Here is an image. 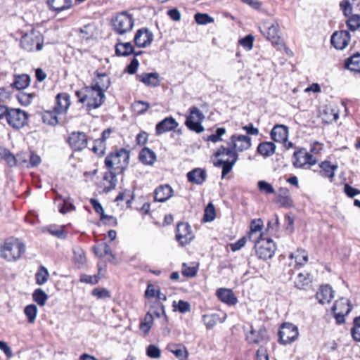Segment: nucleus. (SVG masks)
Segmentation results:
<instances>
[{
    "instance_id": "nucleus-1",
    "label": "nucleus",
    "mask_w": 360,
    "mask_h": 360,
    "mask_svg": "<svg viewBox=\"0 0 360 360\" xmlns=\"http://www.w3.org/2000/svg\"><path fill=\"white\" fill-rule=\"evenodd\" d=\"M25 251V246L16 238H8L0 247V257L7 262L18 260Z\"/></svg>"
},
{
    "instance_id": "nucleus-2",
    "label": "nucleus",
    "mask_w": 360,
    "mask_h": 360,
    "mask_svg": "<svg viewBox=\"0 0 360 360\" xmlns=\"http://www.w3.org/2000/svg\"><path fill=\"white\" fill-rule=\"evenodd\" d=\"M214 156L219 158V159L214 162V165L216 167L222 168V178L231 172L238 158V153L224 146H220L217 149Z\"/></svg>"
},
{
    "instance_id": "nucleus-3",
    "label": "nucleus",
    "mask_w": 360,
    "mask_h": 360,
    "mask_svg": "<svg viewBox=\"0 0 360 360\" xmlns=\"http://www.w3.org/2000/svg\"><path fill=\"white\" fill-rule=\"evenodd\" d=\"M129 162V151L124 148H120L115 152H112L105 158V165L110 169L117 173H122L127 167Z\"/></svg>"
},
{
    "instance_id": "nucleus-4",
    "label": "nucleus",
    "mask_w": 360,
    "mask_h": 360,
    "mask_svg": "<svg viewBox=\"0 0 360 360\" xmlns=\"http://www.w3.org/2000/svg\"><path fill=\"white\" fill-rule=\"evenodd\" d=\"M105 79H107L106 77ZM109 87V82L106 80L105 84H94L91 86H85L86 92V110H91L99 108L104 102L105 96V90Z\"/></svg>"
},
{
    "instance_id": "nucleus-5",
    "label": "nucleus",
    "mask_w": 360,
    "mask_h": 360,
    "mask_svg": "<svg viewBox=\"0 0 360 360\" xmlns=\"http://www.w3.org/2000/svg\"><path fill=\"white\" fill-rule=\"evenodd\" d=\"M20 44L27 52L41 51L44 46V36L39 31L32 30L22 35Z\"/></svg>"
},
{
    "instance_id": "nucleus-6",
    "label": "nucleus",
    "mask_w": 360,
    "mask_h": 360,
    "mask_svg": "<svg viewBox=\"0 0 360 360\" xmlns=\"http://www.w3.org/2000/svg\"><path fill=\"white\" fill-rule=\"evenodd\" d=\"M253 243H255L256 254L259 259L267 260L274 255L276 246L271 239L260 238Z\"/></svg>"
},
{
    "instance_id": "nucleus-7",
    "label": "nucleus",
    "mask_w": 360,
    "mask_h": 360,
    "mask_svg": "<svg viewBox=\"0 0 360 360\" xmlns=\"http://www.w3.org/2000/svg\"><path fill=\"white\" fill-rule=\"evenodd\" d=\"M27 113L20 108H9L6 121L14 129H20L27 124Z\"/></svg>"
},
{
    "instance_id": "nucleus-8",
    "label": "nucleus",
    "mask_w": 360,
    "mask_h": 360,
    "mask_svg": "<svg viewBox=\"0 0 360 360\" xmlns=\"http://www.w3.org/2000/svg\"><path fill=\"white\" fill-rule=\"evenodd\" d=\"M112 26L117 34H123L132 30L134 18L127 12H122L112 20Z\"/></svg>"
},
{
    "instance_id": "nucleus-9",
    "label": "nucleus",
    "mask_w": 360,
    "mask_h": 360,
    "mask_svg": "<svg viewBox=\"0 0 360 360\" xmlns=\"http://www.w3.org/2000/svg\"><path fill=\"white\" fill-rule=\"evenodd\" d=\"M190 114L186 117L185 122L186 126L191 131L196 133H201L204 131V127L201 123L205 116L203 113L195 106H193L189 109Z\"/></svg>"
},
{
    "instance_id": "nucleus-10",
    "label": "nucleus",
    "mask_w": 360,
    "mask_h": 360,
    "mask_svg": "<svg viewBox=\"0 0 360 360\" xmlns=\"http://www.w3.org/2000/svg\"><path fill=\"white\" fill-rule=\"evenodd\" d=\"M67 141L72 151L79 152L86 148L88 138L84 132L72 131L68 135Z\"/></svg>"
},
{
    "instance_id": "nucleus-11",
    "label": "nucleus",
    "mask_w": 360,
    "mask_h": 360,
    "mask_svg": "<svg viewBox=\"0 0 360 360\" xmlns=\"http://www.w3.org/2000/svg\"><path fill=\"white\" fill-rule=\"evenodd\" d=\"M278 336L280 342L283 345H287L295 341L298 336L297 328L290 323H283L279 331Z\"/></svg>"
},
{
    "instance_id": "nucleus-12",
    "label": "nucleus",
    "mask_w": 360,
    "mask_h": 360,
    "mask_svg": "<svg viewBox=\"0 0 360 360\" xmlns=\"http://www.w3.org/2000/svg\"><path fill=\"white\" fill-rule=\"evenodd\" d=\"M226 148H230L236 153L242 152L249 149L251 147V138L248 136L233 134L230 139V142Z\"/></svg>"
},
{
    "instance_id": "nucleus-13",
    "label": "nucleus",
    "mask_w": 360,
    "mask_h": 360,
    "mask_svg": "<svg viewBox=\"0 0 360 360\" xmlns=\"http://www.w3.org/2000/svg\"><path fill=\"white\" fill-rule=\"evenodd\" d=\"M175 237L181 246L190 243L194 238L191 226L186 222L178 223Z\"/></svg>"
},
{
    "instance_id": "nucleus-14",
    "label": "nucleus",
    "mask_w": 360,
    "mask_h": 360,
    "mask_svg": "<svg viewBox=\"0 0 360 360\" xmlns=\"http://www.w3.org/2000/svg\"><path fill=\"white\" fill-rule=\"evenodd\" d=\"M335 314L336 322L341 324L345 322V316L347 315L352 310V307L347 299L341 298L336 301L332 307Z\"/></svg>"
},
{
    "instance_id": "nucleus-15",
    "label": "nucleus",
    "mask_w": 360,
    "mask_h": 360,
    "mask_svg": "<svg viewBox=\"0 0 360 360\" xmlns=\"http://www.w3.org/2000/svg\"><path fill=\"white\" fill-rule=\"evenodd\" d=\"M262 32L266 39L271 41L273 44H280L281 37L279 34V27L277 22H264L262 28Z\"/></svg>"
},
{
    "instance_id": "nucleus-16",
    "label": "nucleus",
    "mask_w": 360,
    "mask_h": 360,
    "mask_svg": "<svg viewBox=\"0 0 360 360\" xmlns=\"http://www.w3.org/2000/svg\"><path fill=\"white\" fill-rule=\"evenodd\" d=\"M135 44L139 48H146L153 41V34L148 28L138 30L134 39Z\"/></svg>"
},
{
    "instance_id": "nucleus-17",
    "label": "nucleus",
    "mask_w": 360,
    "mask_h": 360,
    "mask_svg": "<svg viewBox=\"0 0 360 360\" xmlns=\"http://www.w3.org/2000/svg\"><path fill=\"white\" fill-rule=\"evenodd\" d=\"M350 41V34L347 30L335 32L333 34L330 39L331 44L336 49L342 50L349 44Z\"/></svg>"
},
{
    "instance_id": "nucleus-18",
    "label": "nucleus",
    "mask_w": 360,
    "mask_h": 360,
    "mask_svg": "<svg viewBox=\"0 0 360 360\" xmlns=\"http://www.w3.org/2000/svg\"><path fill=\"white\" fill-rule=\"evenodd\" d=\"M293 159V165L298 168H301L307 164L314 165L316 163V158L311 153L304 150L295 152Z\"/></svg>"
},
{
    "instance_id": "nucleus-19",
    "label": "nucleus",
    "mask_w": 360,
    "mask_h": 360,
    "mask_svg": "<svg viewBox=\"0 0 360 360\" xmlns=\"http://www.w3.org/2000/svg\"><path fill=\"white\" fill-rule=\"evenodd\" d=\"M274 202L278 203L281 207L290 208L293 207L292 198L289 189L286 187H281L278 189Z\"/></svg>"
},
{
    "instance_id": "nucleus-20",
    "label": "nucleus",
    "mask_w": 360,
    "mask_h": 360,
    "mask_svg": "<svg viewBox=\"0 0 360 360\" xmlns=\"http://www.w3.org/2000/svg\"><path fill=\"white\" fill-rule=\"evenodd\" d=\"M179 126L178 122L172 116L167 117L155 126V134L160 136L167 131L175 129Z\"/></svg>"
},
{
    "instance_id": "nucleus-21",
    "label": "nucleus",
    "mask_w": 360,
    "mask_h": 360,
    "mask_svg": "<svg viewBox=\"0 0 360 360\" xmlns=\"http://www.w3.org/2000/svg\"><path fill=\"white\" fill-rule=\"evenodd\" d=\"M267 339V332L264 327H260L258 330L251 327L250 333L246 335V340L250 344H258Z\"/></svg>"
},
{
    "instance_id": "nucleus-22",
    "label": "nucleus",
    "mask_w": 360,
    "mask_h": 360,
    "mask_svg": "<svg viewBox=\"0 0 360 360\" xmlns=\"http://www.w3.org/2000/svg\"><path fill=\"white\" fill-rule=\"evenodd\" d=\"M217 298L227 305H235L238 302V299L232 290L229 288H219L216 292Z\"/></svg>"
},
{
    "instance_id": "nucleus-23",
    "label": "nucleus",
    "mask_w": 360,
    "mask_h": 360,
    "mask_svg": "<svg viewBox=\"0 0 360 360\" xmlns=\"http://www.w3.org/2000/svg\"><path fill=\"white\" fill-rule=\"evenodd\" d=\"M70 105V97L67 93H60L56 97L54 111L58 114L65 112Z\"/></svg>"
},
{
    "instance_id": "nucleus-24",
    "label": "nucleus",
    "mask_w": 360,
    "mask_h": 360,
    "mask_svg": "<svg viewBox=\"0 0 360 360\" xmlns=\"http://www.w3.org/2000/svg\"><path fill=\"white\" fill-rule=\"evenodd\" d=\"M271 139L276 142L286 143L288 137V128L283 124L275 125L270 134Z\"/></svg>"
},
{
    "instance_id": "nucleus-25",
    "label": "nucleus",
    "mask_w": 360,
    "mask_h": 360,
    "mask_svg": "<svg viewBox=\"0 0 360 360\" xmlns=\"http://www.w3.org/2000/svg\"><path fill=\"white\" fill-rule=\"evenodd\" d=\"M173 195V189L168 184L160 185L154 191V199L158 202H165Z\"/></svg>"
},
{
    "instance_id": "nucleus-26",
    "label": "nucleus",
    "mask_w": 360,
    "mask_h": 360,
    "mask_svg": "<svg viewBox=\"0 0 360 360\" xmlns=\"http://www.w3.org/2000/svg\"><path fill=\"white\" fill-rule=\"evenodd\" d=\"M139 80L146 86L156 87L160 86V75L158 72L143 73L137 75Z\"/></svg>"
},
{
    "instance_id": "nucleus-27",
    "label": "nucleus",
    "mask_w": 360,
    "mask_h": 360,
    "mask_svg": "<svg viewBox=\"0 0 360 360\" xmlns=\"http://www.w3.org/2000/svg\"><path fill=\"white\" fill-rule=\"evenodd\" d=\"M263 226V222L262 219H254L251 221L250 224V231L248 234V238L252 243L255 241H257L260 238H263L262 237L261 231Z\"/></svg>"
},
{
    "instance_id": "nucleus-28",
    "label": "nucleus",
    "mask_w": 360,
    "mask_h": 360,
    "mask_svg": "<svg viewBox=\"0 0 360 360\" xmlns=\"http://www.w3.org/2000/svg\"><path fill=\"white\" fill-rule=\"evenodd\" d=\"M333 292L332 288L329 285H322L316 292V297L319 303L324 304L330 302L333 297Z\"/></svg>"
},
{
    "instance_id": "nucleus-29",
    "label": "nucleus",
    "mask_w": 360,
    "mask_h": 360,
    "mask_svg": "<svg viewBox=\"0 0 360 360\" xmlns=\"http://www.w3.org/2000/svg\"><path fill=\"white\" fill-rule=\"evenodd\" d=\"M188 180L193 184L200 185L207 178L206 172L200 168H195L187 173Z\"/></svg>"
},
{
    "instance_id": "nucleus-30",
    "label": "nucleus",
    "mask_w": 360,
    "mask_h": 360,
    "mask_svg": "<svg viewBox=\"0 0 360 360\" xmlns=\"http://www.w3.org/2000/svg\"><path fill=\"white\" fill-rule=\"evenodd\" d=\"M167 349L179 360H187L188 357V352L186 347L181 344L169 345Z\"/></svg>"
},
{
    "instance_id": "nucleus-31",
    "label": "nucleus",
    "mask_w": 360,
    "mask_h": 360,
    "mask_svg": "<svg viewBox=\"0 0 360 360\" xmlns=\"http://www.w3.org/2000/svg\"><path fill=\"white\" fill-rule=\"evenodd\" d=\"M50 9L57 13L69 9L72 6V0H47Z\"/></svg>"
},
{
    "instance_id": "nucleus-32",
    "label": "nucleus",
    "mask_w": 360,
    "mask_h": 360,
    "mask_svg": "<svg viewBox=\"0 0 360 360\" xmlns=\"http://www.w3.org/2000/svg\"><path fill=\"white\" fill-rule=\"evenodd\" d=\"M117 173L115 171L110 170L105 173L103 180L105 181L104 191L105 193L110 192L114 189L117 185L116 174Z\"/></svg>"
},
{
    "instance_id": "nucleus-33",
    "label": "nucleus",
    "mask_w": 360,
    "mask_h": 360,
    "mask_svg": "<svg viewBox=\"0 0 360 360\" xmlns=\"http://www.w3.org/2000/svg\"><path fill=\"white\" fill-rule=\"evenodd\" d=\"M311 282L310 274L307 272H300L295 278V287L297 289H304L306 286L309 285Z\"/></svg>"
},
{
    "instance_id": "nucleus-34",
    "label": "nucleus",
    "mask_w": 360,
    "mask_h": 360,
    "mask_svg": "<svg viewBox=\"0 0 360 360\" xmlns=\"http://www.w3.org/2000/svg\"><path fill=\"white\" fill-rule=\"evenodd\" d=\"M139 157L141 162L148 165H153L156 160L155 152L146 147L140 151Z\"/></svg>"
},
{
    "instance_id": "nucleus-35",
    "label": "nucleus",
    "mask_w": 360,
    "mask_h": 360,
    "mask_svg": "<svg viewBox=\"0 0 360 360\" xmlns=\"http://www.w3.org/2000/svg\"><path fill=\"white\" fill-rule=\"evenodd\" d=\"M276 150V145L273 142L265 141L260 143L257 148V151L264 157L272 155Z\"/></svg>"
},
{
    "instance_id": "nucleus-36",
    "label": "nucleus",
    "mask_w": 360,
    "mask_h": 360,
    "mask_svg": "<svg viewBox=\"0 0 360 360\" xmlns=\"http://www.w3.org/2000/svg\"><path fill=\"white\" fill-rule=\"evenodd\" d=\"M321 118L326 123H331L337 121L339 117V113L331 107L326 106L321 112Z\"/></svg>"
},
{
    "instance_id": "nucleus-37",
    "label": "nucleus",
    "mask_w": 360,
    "mask_h": 360,
    "mask_svg": "<svg viewBox=\"0 0 360 360\" xmlns=\"http://www.w3.org/2000/svg\"><path fill=\"white\" fill-rule=\"evenodd\" d=\"M345 66L352 72H360V53L354 54L348 58Z\"/></svg>"
},
{
    "instance_id": "nucleus-38",
    "label": "nucleus",
    "mask_w": 360,
    "mask_h": 360,
    "mask_svg": "<svg viewBox=\"0 0 360 360\" xmlns=\"http://www.w3.org/2000/svg\"><path fill=\"white\" fill-rule=\"evenodd\" d=\"M322 176L329 178L331 181L335 176V171L338 169L337 165H331L329 161H324L320 164Z\"/></svg>"
},
{
    "instance_id": "nucleus-39",
    "label": "nucleus",
    "mask_w": 360,
    "mask_h": 360,
    "mask_svg": "<svg viewBox=\"0 0 360 360\" xmlns=\"http://www.w3.org/2000/svg\"><path fill=\"white\" fill-rule=\"evenodd\" d=\"M134 48L131 42L117 43L115 46V53L119 56H128L133 53Z\"/></svg>"
},
{
    "instance_id": "nucleus-40",
    "label": "nucleus",
    "mask_w": 360,
    "mask_h": 360,
    "mask_svg": "<svg viewBox=\"0 0 360 360\" xmlns=\"http://www.w3.org/2000/svg\"><path fill=\"white\" fill-rule=\"evenodd\" d=\"M226 319V316L222 319L217 314H205L202 316V321L206 326L207 329L212 328L218 321L223 323Z\"/></svg>"
},
{
    "instance_id": "nucleus-41",
    "label": "nucleus",
    "mask_w": 360,
    "mask_h": 360,
    "mask_svg": "<svg viewBox=\"0 0 360 360\" xmlns=\"http://www.w3.org/2000/svg\"><path fill=\"white\" fill-rule=\"evenodd\" d=\"M30 82V77L29 75L22 74L15 76L12 86L18 90L24 89L29 86Z\"/></svg>"
},
{
    "instance_id": "nucleus-42",
    "label": "nucleus",
    "mask_w": 360,
    "mask_h": 360,
    "mask_svg": "<svg viewBox=\"0 0 360 360\" xmlns=\"http://www.w3.org/2000/svg\"><path fill=\"white\" fill-rule=\"evenodd\" d=\"M74 262L78 268H81L86 262L84 251L79 247L73 249Z\"/></svg>"
},
{
    "instance_id": "nucleus-43",
    "label": "nucleus",
    "mask_w": 360,
    "mask_h": 360,
    "mask_svg": "<svg viewBox=\"0 0 360 360\" xmlns=\"http://www.w3.org/2000/svg\"><path fill=\"white\" fill-rule=\"evenodd\" d=\"M49 277L47 269L41 265L35 274L36 283L39 285L44 284Z\"/></svg>"
},
{
    "instance_id": "nucleus-44",
    "label": "nucleus",
    "mask_w": 360,
    "mask_h": 360,
    "mask_svg": "<svg viewBox=\"0 0 360 360\" xmlns=\"http://www.w3.org/2000/svg\"><path fill=\"white\" fill-rule=\"evenodd\" d=\"M290 258L295 259V265L296 266H302L304 263L308 261V255L304 250L298 249L297 252L294 254H290Z\"/></svg>"
},
{
    "instance_id": "nucleus-45",
    "label": "nucleus",
    "mask_w": 360,
    "mask_h": 360,
    "mask_svg": "<svg viewBox=\"0 0 360 360\" xmlns=\"http://www.w3.org/2000/svg\"><path fill=\"white\" fill-rule=\"evenodd\" d=\"M32 299L39 305L44 306L48 300V295L42 289L37 288L32 294Z\"/></svg>"
},
{
    "instance_id": "nucleus-46",
    "label": "nucleus",
    "mask_w": 360,
    "mask_h": 360,
    "mask_svg": "<svg viewBox=\"0 0 360 360\" xmlns=\"http://www.w3.org/2000/svg\"><path fill=\"white\" fill-rule=\"evenodd\" d=\"M153 322V315L148 312L144 319L141 321L139 328L145 333L148 334L151 328Z\"/></svg>"
},
{
    "instance_id": "nucleus-47",
    "label": "nucleus",
    "mask_w": 360,
    "mask_h": 360,
    "mask_svg": "<svg viewBox=\"0 0 360 360\" xmlns=\"http://www.w3.org/2000/svg\"><path fill=\"white\" fill-rule=\"evenodd\" d=\"M257 188L259 191L265 195L276 194L274 186L264 180H260L257 182Z\"/></svg>"
},
{
    "instance_id": "nucleus-48",
    "label": "nucleus",
    "mask_w": 360,
    "mask_h": 360,
    "mask_svg": "<svg viewBox=\"0 0 360 360\" xmlns=\"http://www.w3.org/2000/svg\"><path fill=\"white\" fill-rule=\"evenodd\" d=\"M106 149V144L102 140L98 139L94 142V146L91 148V150L98 156H102L105 154Z\"/></svg>"
},
{
    "instance_id": "nucleus-49",
    "label": "nucleus",
    "mask_w": 360,
    "mask_h": 360,
    "mask_svg": "<svg viewBox=\"0 0 360 360\" xmlns=\"http://www.w3.org/2000/svg\"><path fill=\"white\" fill-rule=\"evenodd\" d=\"M150 105L147 102L137 101L132 103L131 108L138 115L145 113L149 108Z\"/></svg>"
},
{
    "instance_id": "nucleus-50",
    "label": "nucleus",
    "mask_w": 360,
    "mask_h": 360,
    "mask_svg": "<svg viewBox=\"0 0 360 360\" xmlns=\"http://www.w3.org/2000/svg\"><path fill=\"white\" fill-rule=\"evenodd\" d=\"M25 314L27 317L29 323H33L35 321L37 313V307L36 305L32 304L25 307L24 309Z\"/></svg>"
},
{
    "instance_id": "nucleus-51",
    "label": "nucleus",
    "mask_w": 360,
    "mask_h": 360,
    "mask_svg": "<svg viewBox=\"0 0 360 360\" xmlns=\"http://www.w3.org/2000/svg\"><path fill=\"white\" fill-rule=\"evenodd\" d=\"M194 18L195 22L199 25H207L214 22V18L207 13H197Z\"/></svg>"
},
{
    "instance_id": "nucleus-52",
    "label": "nucleus",
    "mask_w": 360,
    "mask_h": 360,
    "mask_svg": "<svg viewBox=\"0 0 360 360\" xmlns=\"http://www.w3.org/2000/svg\"><path fill=\"white\" fill-rule=\"evenodd\" d=\"M226 134V129L224 127L217 128L215 132L205 139L207 141L217 143L222 140L221 136Z\"/></svg>"
},
{
    "instance_id": "nucleus-53",
    "label": "nucleus",
    "mask_w": 360,
    "mask_h": 360,
    "mask_svg": "<svg viewBox=\"0 0 360 360\" xmlns=\"http://www.w3.org/2000/svg\"><path fill=\"white\" fill-rule=\"evenodd\" d=\"M346 22L350 30L355 31L360 27V16L359 15H352Z\"/></svg>"
},
{
    "instance_id": "nucleus-54",
    "label": "nucleus",
    "mask_w": 360,
    "mask_h": 360,
    "mask_svg": "<svg viewBox=\"0 0 360 360\" xmlns=\"http://www.w3.org/2000/svg\"><path fill=\"white\" fill-rule=\"evenodd\" d=\"M215 217V208L212 203H209L205 209L203 220L205 221H212Z\"/></svg>"
},
{
    "instance_id": "nucleus-55",
    "label": "nucleus",
    "mask_w": 360,
    "mask_h": 360,
    "mask_svg": "<svg viewBox=\"0 0 360 360\" xmlns=\"http://www.w3.org/2000/svg\"><path fill=\"white\" fill-rule=\"evenodd\" d=\"M43 122L49 125L55 126L58 124V118L52 112H45L42 115Z\"/></svg>"
},
{
    "instance_id": "nucleus-56",
    "label": "nucleus",
    "mask_w": 360,
    "mask_h": 360,
    "mask_svg": "<svg viewBox=\"0 0 360 360\" xmlns=\"http://www.w3.org/2000/svg\"><path fill=\"white\" fill-rule=\"evenodd\" d=\"M352 336L356 342H360V316L354 319V326L351 329Z\"/></svg>"
},
{
    "instance_id": "nucleus-57",
    "label": "nucleus",
    "mask_w": 360,
    "mask_h": 360,
    "mask_svg": "<svg viewBox=\"0 0 360 360\" xmlns=\"http://www.w3.org/2000/svg\"><path fill=\"white\" fill-rule=\"evenodd\" d=\"M173 307L175 310L179 311L181 314H185L191 311V304L189 302L184 300H179L177 304L174 301L173 302Z\"/></svg>"
},
{
    "instance_id": "nucleus-58",
    "label": "nucleus",
    "mask_w": 360,
    "mask_h": 360,
    "mask_svg": "<svg viewBox=\"0 0 360 360\" xmlns=\"http://www.w3.org/2000/svg\"><path fill=\"white\" fill-rule=\"evenodd\" d=\"M146 354L151 359H158L161 356V351L157 346L150 345L146 348Z\"/></svg>"
},
{
    "instance_id": "nucleus-59",
    "label": "nucleus",
    "mask_w": 360,
    "mask_h": 360,
    "mask_svg": "<svg viewBox=\"0 0 360 360\" xmlns=\"http://www.w3.org/2000/svg\"><path fill=\"white\" fill-rule=\"evenodd\" d=\"M153 307L154 308L153 314L156 317L160 318L161 316H164L167 319L165 306L162 302H155Z\"/></svg>"
},
{
    "instance_id": "nucleus-60",
    "label": "nucleus",
    "mask_w": 360,
    "mask_h": 360,
    "mask_svg": "<svg viewBox=\"0 0 360 360\" xmlns=\"http://www.w3.org/2000/svg\"><path fill=\"white\" fill-rule=\"evenodd\" d=\"M48 231L51 235L58 238H65L66 237V233L63 227L58 228L52 226L49 227Z\"/></svg>"
},
{
    "instance_id": "nucleus-61",
    "label": "nucleus",
    "mask_w": 360,
    "mask_h": 360,
    "mask_svg": "<svg viewBox=\"0 0 360 360\" xmlns=\"http://www.w3.org/2000/svg\"><path fill=\"white\" fill-rule=\"evenodd\" d=\"M254 37L251 34L245 36L239 41L240 44L247 50H251L253 46Z\"/></svg>"
},
{
    "instance_id": "nucleus-62",
    "label": "nucleus",
    "mask_w": 360,
    "mask_h": 360,
    "mask_svg": "<svg viewBox=\"0 0 360 360\" xmlns=\"http://www.w3.org/2000/svg\"><path fill=\"white\" fill-rule=\"evenodd\" d=\"M198 269L195 266H187L185 263L182 266V274L186 277H193L197 274Z\"/></svg>"
},
{
    "instance_id": "nucleus-63",
    "label": "nucleus",
    "mask_w": 360,
    "mask_h": 360,
    "mask_svg": "<svg viewBox=\"0 0 360 360\" xmlns=\"http://www.w3.org/2000/svg\"><path fill=\"white\" fill-rule=\"evenodd\" d=\"M92 295L98 299H105L110 297V292L105 288H95L92 291Z\"/></svg>"
},
{
    "instance_id": "nucleus-64",
    "label": "nucleus",
    "mask_w": 360,
    "mask_h": 360,
    "mask_svg": "<svg viewBox=\"0 0 360 360\" xmlns=\"http://www.w3.org/2000/svg\"><path fill=\"white\" fill-rule=\"evenodd\" d=\"M18 98L20 103H21L23 105H29L31 103L32 98H33V94H26V93H20L18 96Z\"/></svg>"
}]
</instances>
